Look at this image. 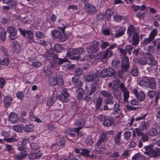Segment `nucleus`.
<instances>
[{
	"instance_id": "nucleus-38",
	"label": "nucleus",
	"mask_w": 160,
	"mask_h": 160,
	"mask_svg": "<svg viewBox=\"0 0 160 160\" xmlns=\"http://www.w3.org/2000/svg\"><path fill=\"white\" fill-rule=\"evenodd\" d=\"M105 103L106 104H112L114 102L113 101V97L111 95L106 98Z\"/></svg>"
},
{
	"instance_id": "nucleus-34",
	"label": "nucleus",
	"mask_w": 160,
	"mask_h": 160,
	"mask_svg": "<svg viewBox=\"0 0 160 160\" xmlns=\"http://www.w3.org/2000/svg\"><path fill=\"white\" fill-rule=\"evenodd\" d=\"M81 150L82 152H80V154L82 156L86 157H90V150L85 148H82Z\"/></svg>"
},
{
	"instance_id": "nucleus-25",
	"label": "nucleus",
	"mask_w": 160,
	"mask_h": 160,
	"mask_svg": "<svg viewBox=\"0 0 160 160\" xmlns=\"http://www.w3.org/2000/svg\"><path fill=\"white\" fill-rule=\"evenodd\" d=\"M136 30V28L133 25H129L127 30V33L129 37H131L133 33L135 32Z\"/></svg>"
},
{
	"instance_id": "nucleus-6",
	"label": "nucleus",
	"mask_w": 160,
	"mask_h": 160,
	"mask_svg": "<svg viewBox=\"0 0 160 160\" xmlns=\"http://www.w3.org/2000/svg\"><path fill=\"white\" fill-rule=\"evenodd\" d=\"M21 34L26 38L27 37L31 41V43L34 42L32 31L28 30H23L21 29Z\"/></svg>"
},
{
	"instance_id": "nucleus-50",
	"label": "nucleus",
	"mask_w": 160,
	"mask_h": 160,
	"mask_svg": "<svg viewBox=\"0 0 160 160\" xmlns=\"http://www.w3.org/2000/svg\"><path fill=\"white\" fill-rule=\"evenodd\" d=\"M139 85L147 87V77L145 78L144 79L141 80L139 82Z\"/></svg>"
},
{
	"instance_id": "nucleus-55",
	"label": "nucleus",
	"mask_w": 160,
	"mask_h": 160,
	"mask_svg": "<svg viewBox=\"0 0 160 160\" xmlns=\"http://www.w3.org/2000/svg\"><path fill=\"white\" fill-rule=\"evenodd\" d=\"M107 117L106 115L101 114L98 115L97 118L100 122H103Z\"/></svg>"
},
{
	"instance_id": "nucleus-43",
	"label": "nucleus",
	"mask_w": 160,
	"mask_h": 160,
	"mask_svg": "<svg viewBox=\"0 0 160 160\" xmlns=\"http://www.w3.org/2000/svg\"><path fill=\"white\" fill-rule=\"evenodd\" d=\"M152 41V40L148 37V38H145L144 39L141 43V47L145 46L149 43H150Z\"/></svg>"
},
{
	"instance_id": "nucleus-31",
	"label": "nucleus",
	"mask_w": 160,
	"mask_h": 160,
	"mask_svg": "<svg viewBox=\"0 0 160 160\" xmlns=\"http://www.w3.org/2000/svg\"><path fill=\"white\" fill-rule=\"evenodd\" d=\"M85 123V121L83 119H79L74 122V125L76 126H79L78 128H80L81 129L83 128Z\"/></svg>"
},
{
	"instance_id": "nucleus-21",
	"label": "nucleus",
	"mask_w": 160,
	"mask_h": 160,
	"mask_svg": "<svg viewBox=\"0 0 160 160\" xmlns=\"http://www.w3.org/2000/svg\"><path fill=\"white\" fill-rule=\"evenodd\" d=\"M160 156V149L159 148H156L154 149H153L150 157L153 158H157Z\"/></svg>"
},
{
	"instance_id": "nucleus-22",
	"label": "nucleus",
	"mask_w": 160,
	"mask_h": 160,
	"mask_svg": "<svg viewBox=\"0 0 160 160\" xmlns=\"http://www.w3.org/2000/svg\"><path fill=\"white\" fill-rule=\"evenodd\" d=\"M62 20L58 19V22L59 23L58 26V29L61 30L63 33H64L65 30L66 28L68 27V26L67 24H64L62 22Z\"/></svg>"
},
{
	"instance_id": "nucleus-13",
	"label": "nucleus",
	"mask_w": 160,
	"mask_h": 160,
	"mask_svg": "<svg viewBox=\"0 0 160 160\" xmlns=\"http://www.w3.org/2000/svg\"><path fill=\"white\" fill-rule=\"evenodd\" d=\"M53 59L55 64H58L59 65L64 64L65 62H68V61L66 57L64 58H60L58 57L56 54L53 55Z\"/></svg>"
},
{
	"instance_id": "nucleus-39",
	"label": "nucleus",
	"mask_w": 160,
	"mask_h": 160,
	"mask_svg": "<svg viewBox=\"0 0 160 160\" xmlns=\"http://www.w3.org/2000/svg\"><path fill=\"white\" fill-rule=\"evenodd\" d=\"M114 13V10L112 8L108 9L105 12L106 16L107 18H109Z\"/></svg>"
},
{
	"instance_id": "nucleus-18",
	"label": "nucleus",
	"mask_w": 160,
	"mask_h": 160,
	"mask_svg": "<svg viewBox=\"0 0 160 160\" xmlns=\"http://www.w3.org/2000/svg\"><path fill=\"white\" fill-rule=\"evenodd\" d=\"M107 139V134L105 132L101 133L99 137V139L97 143L105 144V142Z\"/></svg>"
},
{
	"instance_id": "nucleus-36",
	"label": "nucleus",
	"mask_w": 160,
	"mask_h": 160,
	"mask_svg": "<svg viewBox=\"0 0 160 160\" xmlns=\"http://www.w3.org/2000/svg\"><path fill=\"white\" fill-rule=\"evenodd\" d=\"M148 126V125L147 122L145 120L142 121L139 125V128L141 131L146 130Z\"/></svg>"
},
{
	"instance_id": "nucleus-49",
	"label": "nucleus",
	"mask_w": 160,
	"mask_h": 160,
	"mask_svg": "<svg viewBox=\"0 0 160 160\" xmlns=\"http://www.w3.org/2000/svg\"><path fill=\"white\" fill-rule=\"evenodd\" d=\"M54 48L57 52H59L63 49V48L61 46V45L59 44H56L55 45L54 47Z\"/></svg>"
},
{
	"instance_id": "nucleus-8",
	"label": "nucleus",
	"mask_w": 160,
	"mask_h": 160,
	"mask_svg": "<svg viewBox=\"0 0 160 160\" xmlns=\"http://www.w3.org/2000/svg\"><path fill=\"white\" fill-rule=\"evenodd\" d=\"M69 94L67 90L64 89L62 91V94H60L58 97V99L64 103H67L69 101L68 98Z\"/></svg>"
},
{
	"instance_id": "nucleus-29",
	"label": "nucleus",
	"mask_w": 160,
	"mask_h": 160,
	"mask_svg": "<svg viewBox=\"0 0 160 160\" xmlns=\"http://www.w3.org/2000/svg\"><path fill=\"white\" fill-rule=\"evenodd\" d=\"M138 69L137 67H133L131 68L130 73L132 76L136 77L138 75Z\"/></svg>"
},
{
	"instance_id": "nucleus-2",
	"label": "nucleus",
	"mask_w": 160,
	"mask_h": 160,
	"mask_svg": "<svg viewBox=\"0 0 160 160\" xmlns=\"http://www.w3.org/2000/svg\"><path fill=\"white\" fill-rule=\"evenodd\" d=\"M115 71L112 68H107L100 72L99 75L101 77L105 78L111 77L115 73Z\"/></svg>"
},
{
	"instance_id": "nucleus-52",
	"label": "nucleus",
	"mask_w": 160,
	"mask_h": 160,
	"mask_svg": "<svg viewBox=\"0 0 160 160\" xmlns=\"http://www.w3.org/2000/svg\"><path fill=\"white\" fill-rule=\"evenodd\" d=\"M48 82L52 85L54 86L56 85L57 82H56V77L54 78L53 77H51L48 79Z\"/></svg>"
},
{
	"instance_id": "nucleus-48",
	"label": "nucleus",
	"mask_w": 160,
	"mask_h": 160,
	"mask_svg": "<svg viewBox=\"0 0 160 160\" xmlns=\"http://www.w3.org/2000/svg\"><path fill=\"white\" fill-rule=\"evenodd\" d=\"M55 98L54 97H52L48 99L47 102V105L48 106H51L55 102Z\"/></svg>"
},
{
	"instance_id": "nucleus-59",
	"label": "nucleus",
	"mask_w": 160,
	"mask_h": 160,
	"mask_svg": "<svg viewBox=\"0 0 160 160\" xmlns=\"http://www.w3.org/2000/svg\"><path fill=\"white\" fill-rule=\"evenodd\" d=\"M30 145L31 149L34 150L38 149L40 147L38 143L35 142H33L30 143Z\"/></svg>"
},
{
	"instance_id": "nucleus-56",
	"label": "nucleus",
	"mask_w": 160,
	"mask_h": 160,
	"mask_svg": "<svg viewBox=\"0 0 160 160\" xmlns=\"http://www.w3.org/2000/svg\"><path fill=\"white\" fill-rule=\"evenodd\" d=\"M132 133L129 131H125L124 133V138L125 139L128 140L130 139Z\"/></svg>"
},
{
	"instance_id": "nucleus-42",
	"label": "nucleus",
	"mask_w": 160,
	"mask_h": 160,
	"mask_svg": "<svg viewBox=\"0 0 160 160\" xmlns=\"http://www.w3.org/2000/svg\"><path fill=\"white\" fill-rule=\"evenodd\" d=\"M43 70L45 74L48 76L51 75L52 73V70L48 67L45 66Z\"/></svg>"
},
{
	"instance_id": "nucleus-51",
	"label": "nucleus",
	"mask_w": 160,
	"mask_h": 160,
	"mask_svg": "<svg viewBox=\"0 0 160 160\" xmlns=\"http://www.w3.org/2000/svg\"><path fill=\"white\" fill-rule=\"evenodd\" d=\"M109 45V42L107 41H102L100 44V46L102 49H104L107 48Z\"/></svg>"
},
{
	"instance_id": "nucleus-46",
	"label": "nucleus",
	"mask_w": 160,
	"mask_h": 160,
	"mask_svg": "<svg viewBox=\"0 0 160 160\" xmlns=\"http://www.w3.org/2000/svg\"><path fill=\"white\" fill-rule=\"evenodd\" d=\"M145 97L146 96L144 92L141 91L140 93H139L137 97L139 100L142 102L144 100Z\"/></svg>"
},
{
	"instance_id": "nucleus-7",
	"label": "nucleus",
	"mask_w": 160,
	"mask_h": 160,
	"mask_svg": "<svg viewBox=\"0 0 160 160\" xmlns=\"http://www.w3.org/2000/svg\"><path fill=\"white\" fill-rule=\"evenodd\" d=\"M81 129V128H80L68 129L66 131L65 133L72 137H75L76 135H78Z\"/></svg>"
},
{
	"instance_id": "nucleus-45",
	"label": "nucleus",
	"mask_w": 160,
	"mask_h": 160,
	"mask_svg": "<svg viewBox=\"0 0 160 160\" xmlns=\"http://www.w3.org/2000/svg\"><path fill=\"white\" fill-rule=\"evenodd\" d=\"M56 82H57V85L59 86H62L63 84V80L61 75H59L56 77Z\"/></svg>"
},
{
	"instance_id": "nucleus-54",
	"label": "nucleus",
	"mask_w": 160,
	"mask_h": 160,
	"mask_svg": "<svg viewBox=\"0 0 160 160\" xmlns=\"http://www.w3.org/2000/svg\"><path fill=\"white\" fill-rule=\"evenodd\" d=\"M122 92H123V96L124 101L125 102H126L128 101V99L129 97V92L128 90Z\"/></svg>"
},
{
	"instance_id": "nucleus-63",
	"label": "nucleus",
	"mask_w": 160,
	"mask_h": 160,
	"mask_svg": "<svg viewBox=\"0 0 160 160\" xmlns=\"http://www.w3.org/2000/svg\"><path fill=\"white\" fill-rule=\"evenodd\" d=\"M149 62L148 63V64L151 66H155L157 64V62L155 58H153V59L150 60Z\"/></svg>"
},
{
	"instance_id": "nucleus-19",
	"label": "nucleus",
	"mask_w": 160,
	"mask_h": 160,
	"mask_svg": "<svg viewBox=\"0 0 160 160\" xmlns=\"http://www.w3.org/2000/svg\"><path fill=\"white\" fill-rule=\"evenodd\" d=\"M153 149V147L152 145L144 146L143 147V149L144 150V154L150 156Z\"/></svg>"
},
{
	"instance_id": "nucleus-9",
	"label": "nucleus",
	"mask_w": 160,
	"mask_h": 160,
	"mask_svg": "<svg viewBox=\"0 0 160 160\" xmlns=\"http://www.w3.org/2000/svg\"><path fill=\"white\" fill-rule=\"evenodd\" d=\"M84 7L87 12L89 13L94 14L97 12V9L96 7L90 3H85Z\"/></svg>"
},
{
	"instance_id": "nucleus-28",
	"label": "nucleus",
	"mask_w": 160,
	"mask_h": 160,
	"mask_svg": "<svg viewBox=\"0 0 160 160\" xmlns=\"http://www.w3.org/2000/svg\"><path fill=\"white\" fill-rule=\"evenodd\" d=\"M146 157L143 155H142L139 152L135 154L134 156L132 157V160H145Z\"/></svg>"
},
{
	"instance_id": "nucleus-23",
	"label": "nucleus",
	"mask_w": 160,
	"mask_h": 160,
	"mask_svg": "<svg viewBox=\"0 0 160 160\" xmlns=\"http://www.w3.org/2000/svg\"><path fill=\"white\" fill-rule=\"evenodd\" d=\"M13 45V51L16 53H18L20 51V45L16 41H13L12 42Z\"/></svg>"
},
{
	"instance_id": "nucleus-47",
	"label": "nucleus",
	"mask_w": 160,
	"mask_h": 160,
	"mask_svg": "<svg viewBox=\"0 0 160 160\" xmlns=\"http://www.w3.org/2000/svg\"><path fill=\"white\" fill-rule=\"evenodd\" d=\"M134 48L131 45L128 44L126 46L125 49L127 51V52L129 55H131L132 54V51L133 49Z\"/></svg>"
},
{
	"instance_id": "nucleus-32",
	"label": "nucleus",
	"mask_w": 160,
	"mask_h": 160,
	"mask_svg": "<svg viewBox=\"0 0 160 160\" xmlns=\"http://www.w3.org/2000/svg\"><path fill=\"white\" fill-rule=\"evenodd\" d=\"M122 131H121L116 134L114 138V140L115 143L117 144H118L120 142V139L122 136L121 134Z\"/></svg>"
},
{
	"instance_id": "nucleus-1",
	"label": "nucleus",
	"mask_w": 160,
	"mask_h": 160,
	"mask_svg": "<svg viewBox=\"0 0 160 160\" xmlns=\"http://www.w3.org/2000/svg\"><path fill=\"white\" fill-rule=\"evenodd\" d=\"M84 52V49L82 48H73L70 52H68L66 56L69 57L72 56L70 58L71 59L78 60L81 57L80 55L82 54Z\"/></svg>"
},
{
	"instance_id": "nucleus-26",
	"label": "nucleus",
	"mask_w": 160,
	"mask_h": 160,
	"mask_svg": "<svg viewBox=\"0 0 160 160\" xmlns=\"http://www.w3.org/2000/svg\"><path fill=\"white\" fill-rule=\"evenodd\" d=\"M122 112V111L120 109V105L117 103L114 104V107L113 109L112 113L114 115L117 114H121Z\"/></svg>"
},
{
	"instance_id": "nucleus-33",
	"label": "nucleus",
	"mask_w": 160,
	"mask_h": 160,
	"mask_svg": "<svg viewBox=\"0 0 160 160\" xmlns=\"http://www.w3.org/2000/svg\"><path fill=\"white\" fill-rule=\"evenodd\" d=\"M158 29L156 28H154L149 34L148 37L152 41L155 39V37L158 34Z\"/></svg>"
},
{
	"instance_id": "nucleus-40",
	"label": "nucleus",
	"mask_w": 160,
	"mask_h": 160,
	"mask_svg": "<svg viewBox=\"0 0 160 160\" xmlns=\"http://www.w3.org/2000/svg\"><path fill=\"white\" fill-rule=\"evenodd\" d=\"M78 91L77 98L79 100H81L83 97V95L84 92V90L83 88H80L79 90H78Z\"/></svg>"
},
{
	"instance_id": "nucleus-14",
	"label": "nucleus",
	"mask_w": 160,
	"mask_h": 160,
	"mask_svg": "<svg viewBox=\"0 0 160 160\" xmlns=\"http://www.w3.org/2000/svg\"><path fill=\"white\" fill-rule=\"evenodd\" d=\"M95 150L97 153L100 154L105 153L106 150L105 144L96 143L95 146Z\"/></svg>"
},
{
	"instance_id": "nucleus-41",
	"label": "nucleus",
	"mask_w": 160,
	"mask_h": 160,
	"mask_svg": "<svg viewBox=\"0 0 160 160\" xmlns=\"http://www.w3.org/2000/svg\"><path fill=\"white\" fill-rule=\"evenodd\" d=\"M120 61L117 58H114L112 62V65L116 68H118L119 66Z\"/></svg>"
},
{
	"instance_id": "nucleus-37",
	"label": "nucleus",
	"mask_w": 160,
	"mask_h": 160,
	"mask_svg": "<svg viewBox=\"0 0 160 160\" xmlns=\"http://www.w3.org/2000/svg\"><path fill=\"white\" fill-rule=\"evenodd\" d=\"M2 3L5 4H10L9 5L12 7H15L16 5V2L13 0H2Z\"/></svg>"
},
{
	"instance_id": "nucleus-35",
	"label": "nucleus",
	"mask_w": 160,
	"mask_h": 160,
	"mask_svg": "<svg viewBox=\"0 0 160 160\" xmlns=\"http://www.w3.org/2000/svg\"><path fill=\"white\" fill-rule=\"evenodd\" d=\"M98 85L96 83L91 84L90 87V91L89 93V95H92L96 91V89L98 88Z\"/></svg>"
},
{
	"instance_id": "nucleus-20",
	"label": "nucleus",
	"mask_w": 160,
	"mask_h": 160,
	"mask_svg": "<svg viewBox=\"0 0 160 160\" xmlns=\"http://www.w3.org/2000/svg\"><path fill=\"white\" fill-rule=\"evenodd\" d=\"M18 116L16 113L12 112L10 113L9 119L12 123H16L18 121Z\"/></svg>"
},
{
	"instance_id": "nucleus-61",
	"label": "nucleus",
	"mask_w": 160,
	"mask_h": 160,
	"mask_svg": "<svg viewBox=\"0 0 160 160\" xmlns=\"http://www.w3.org/2000/svg\"><path fill=\"white\" fill-rule=\"evenodd\" d=\"M148 94L150 98H153L157 95L156 92L153 90L149 91Z\"/></svg>"
},
{
	"instance_id": "nucleus-44",
	"label": "nucleus",
	"mask_w": 160,
	"mask_h": 160,
	"mask_svg": "<svg viewBox=\"0 0 160 160\" xmlns=\"http://www.w3.org/2000/svg\"><path fill=\"white\" fill-rule=\"evenodd\" d=\"M25 130L27 132H31L34 130V126L32 125L29 124L25 126Z\"/></svg>"
},
{
	"instance_id": "nucleus-58",
	"label": "nucleus",
	"mask_w": 160,
	"mask_h": 160,
	"mask_svg": "<svg viewBox=\"0 0 160 160\" xmlns=\"http://www.w3.org/2000/svg\"><path fill=\"white\" fill-rule=\"evenodd\" d=\"M149 135L152 137L156 136L158 134V132L157 130L154 128H151L149 132Z\"/></svg>"
},
{
	"instance_id": "nucleus-17",
	"label": "nucleus",
	"mask_w": 160,
	"mask_h": 160,
	"mask_svg": "<svg viewBox=\"0 0 160 160\" xmlns=\"http://www.w3.org/2000/svg\"><path fill=\"white\" fill-rule=\"evenodd\" d=\"M126 30V28L124 26H122L118 28L116 31L115 35V38H118L122 36L125 33V32Z\"/></svg>"
},
{
	"instance_id": "nucleus-3",
	"label": "nucleus",
	"mask_w": 160,
	"mask_h": 160,
	"mask_svg": "<svg viewBox=\"0 0 160 160\" xmlns=\"http://www.w3.org/2000/svg\"><path fill=\"white\" fill-rule=\"evenodd\" d=\"M103 98L101 97L96 98L94 101L95 110L102 112L103 111Z\"/></svg>"
},
{
	"instance_id": "nucleus-16",
	"label": "nucleus",
	"mask_w": 160,
	"mask_h": 160,
	"mask_svg": "<svg viewBox=\"0 0 160 160\" xmlns=\"http://www.w3.org/2000/svg\"><path fill=\"white\" fill-rule=\"evenodd\" d=\"M131 44L133 46H137L139 42V37L138 33L137 32H134L133 33L132 37Z\"/></svg>"
},
{
	"instance_id": "nucleus-11",
	"label": "nucleus",
	"mask_w": 160,
	"mask_h": 160,
	"mask_svg": "<svg viewBox=\"0 0 160 160\" xmlns=\"http://www.w3.org/2000/svg\"><path fill=\"white\" fill-rule=\"evenodd\" d=\"M52 36L55 38H60V41L61 42H64L67 40V38H63L62 36V32L59 30L55 29L53 30L52 32Z\"/></svg>"
},
{
	"instance_id": "nucleus-15",
	"label": "nucleus",
	"mask_w": 160,
	"mask_h": 160,
	"mask_svg": "<svg viewBox=\"0 0 160 160\" xmlns=\"http://www.w3.org/2000/svg\"><path fill=\"white\" fill-rule=\"evenodd\" d=\"M147 87L152 89H154L156 87V83L155 79L152 77H147Z\"/></svg>"
},
{
	"instance_id": "nucleus-5",
	"label": "nucleus",
	"mask_w": 160,
	"mask_h": 160,
	"mask_svg": "<svg viewBox=\"0 0 160 160\" xmlns=\"http://www.w3.org/2000/svg\"><path fill=\"white\" fill-rule=\"evenodd\" d=\"M99 42L94 41L93 44L87 48L88 52L90 53H96L99 49Z\"/></svg>"
},
{
	"instance_id": "nucleus-62",
	"label": "nucleus",
	"mask_w": 160,
	"mask_h": 160,
	"mask_svg": "<svg viewBox=\"0 0 160 160\" xmlns=\"http://www.w3.org/2000/svg\"><path fill=\"white\" fill-rule=\"evenodd\" d=\"M82 82L81 81L79 80L76 82L74 83V86L75 88H78V90H79L80 88H81L82 86Z\"/></svg>"
},
{
	"instance_id": "nucleus-60",
	"label": "nucleus",
	"mask_w": 160,
	"mask_h": 160,
	"mask_svg": "<svg viewBox=\"0 0 160 160\" xmlns=\"http://www.w3.org/2000/svg\"><path fill=\"white\" fill-rule=\"evenodd\" d=\"M3 140L8 142H15L17 141V139L13 137H11L8 138H4Z\"/></svg>"
},
{
	"instance_id": "nucleus-53",
	"label": "nucleus",
	"mask_w": 160,
	"mask_h": 160,
	"mask_svg": "<svg viewBox=\"0 0 160 160\" xmlns=\"http://www.w3.org/2000/svg\"><path fill=\"white\" fill-rule=\"evenodd\" d=\"M35 35L39 39H42L45 37V35L43 32L39 31H37L35 33Z\"/></svg>"
},
{
	"instance_id": "nucleus-30",
	"label": "nucleus",
	"mask_w": 160,
	"mask_h": 160,
	"mask_svg": "<svg viewBox=\"0 0 160 160\" xmlns=\"http://www.w3.org/2000/svg\"><path fill=\"white\" fill-rule=\"evenodd\" d=\"M5 56V57L4 58L0 61V64L2 65L6 66L9 64V60L8 55Z\"/></svg>"
},
{
	"instance_id": "nucleus-27",
	"label": "nucleus",
	"mask_w": 160,
	"mask_h": 160,
	"mask_svg": "<svg viewBox=\"0 0 160 160\" xmlns=\"http://www.w3.org/2000/svg\"><path fill=\"white\" fill-rule=\"evenodd\" d=\"M28 149L24 147H21V160L25 158L28 153Z\"/></svg>"
},
{
	"instance_id": "nucleus-64",
	"label": "nucleus",
	"mask_w": 160,
	"mask_h": 160,
	"mask_svg": "<svg viewBox=\"0 0 160 160\" xmlns=\"http://www.w3.org/2000/svg\"><path fill=\"white\" fill-rule=\"evenodd\" d=\"M42 65V62L39 61L33 62L32 64V65L34 68H38L41 66Z\"/></svg>"
},
{
	"instance_id": "nucleus-4",
	"label": "nucleus",
	"mask_w": 160,
	"mask_h": 160,
	"mask_svg": "<svg viewBox=\"0 0 160 160\" xmlns=\"http://www.w3.org/2000/svg\"><path fill=\"white\" fill-rule=\"evenodd\" d=\"M98 73H95L93 74H89L85 75L84 79L85 81L88 82H91L94 81L95 82L99 81V78Z\"/></svg>"
},
{
	"instance_id": "nucleus-24",
	"label": "nucleus",
	"mask_w": 160,
	"mask_h": 160,
	"mask_svg": "<svg viewBox=\"0 0 160 160\" xmlns=\"http://www.w3.org/2000/svg\"><path fill=\"white\" fill-rule=\"evenodd\" d=\"M113 123V120L108 116L104 121L103 125L104 126L108 127L112 126Z\"/></svg>"
},
{
	"instance_id": "nucleus-57",
	"label": "nucleus",
	"mask_w": 160,
	"mask_h": 160,
	"mask_svg": "<svg viewBox=\"0 0 160 160\" xmlns=\"http://www.w3.org/2000/svg\"><path fill=\"white\" fill-rule=\"evenodd\" d=\"M1 30L2 31H0V38L2 41H4L6 37V32L5 30L2 29Z\"/></svg>"
},
{
	"instance_id": "nucleus-10",
	"label": "nucleus",
	"mask_w": 160,
	"mask_h": 160,
	"mask_svg": "<svg viewBox=\"0 0 160 160\" xmlns=\"http://www.w3.org/2000/svg\"><path fill=\"white\" fill-rule=\"evenodd\" d=\"M12 101V96L9 94L3 96V103L4 107L6 108H8L11 106Z\"/></svg>"
},
{
	"instance_id": "nucleus-12",
	"label": "nucleus",
	"mask_w": 160,
	"mask_h": 160,
	"mask_svg": "<svg viewBox=\"0 0 160 160\" xmlns=\"http://www.w3.org/2000/svg\"><path fill=\"white\" fill-rule=\"evenodd\" d=\"M7 32L9 35V38L10 40H14L17 38V30L14 27H9L8 28Z\"/></svg>"
}]
</instances>
